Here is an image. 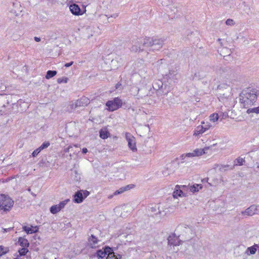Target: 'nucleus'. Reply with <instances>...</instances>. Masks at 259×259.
<instances>
[{
	"mask_svg": "<svg viewBox=\"0 0 259 259\" xmlns=\"http://www.w3.org/2000/svg\"><path fill=\"white\" fill-rule=\"evenodd\" d=\"M29 251L27 247H22L18 250L20 256L25 255Z\"/></svg>",
	"mask_w": 259,
	"mask_h": 259,
	"instance_id": "33",
	"label": "nucleus"
},
{
	"mask_svg": "<svg viewBox=\"0 0 259 259\" xmlns=\"http://www.w3.org/2000/svg\"><path fill=\"white\" fill-rule=\"evenodd\" d=\"M257 168H259V165L257 166Z\"/></svg>",
	"mask_w": 259,
	"mask_h": 259,
	"instance_id": "56",
	"label": "nucleus"
},
{
	"mask_svg": "<svg viewBox=\"0 0 259 259\" xmlns=\"http://www.w3.org/2000/svg\"><path fill=\"white\" fill-rule=\"evenodd\" d=\"M180 158L181 159L182 163H184L187 161V160H186V158H187L186 156H185V154H183L181 155Z\"/></svg>",
	"mask_w": 259,
	"mask_h": 259,
	"instance_id": "42",
	"label": "nucleus"
},
{
	"mask_svg": "<svg viewBox=\"0 0 259 259\" xmlns=\"http://www.w3.org/2000/svg\"><path fill=\"white\" fill-rule=\"evenodd\" d=\"M73 64V62L71 61V62H70L69 63H66L65 64L64 66L66 67H69L71 66Z\"/></svg>",
	"mask_w": 259,
	"mask_h": 259,
	"instance_id": "45",
	"label": "nucleus"
},
{
	"mask_svg": "<svg viewBox=\"0 0 259 259\" xmlns=\"http://www.w3.org/2000/svg\"><path fill=\"white\" fill-rule=\"evenodd\" d=\"M74 146L77 147V145H74Z\"/></svg>",
	"mask_w": 259,
	"mask_h": 259,
	"instance_id": "55",
	"label": "nucleus"
},
{
	"mask_svg": "<svg viewBox=\"0 0 259 259\" xmlns=\"http://www.w3.org/2000/svg\"><path fill=\"white\" fill-rule=\"evenodd\" d=\"M23 230L26 232L27 234H32L34 233H36L38 230V228L37 226L33 227L32 226L31 227H28L27 226H23Z\"/></svg>",
	"mask_w": 259,
	"mask_h": 259,
	"instance_id": "19",
	"label": "nucleus"
},
{
	"mask_svg": "<svg viewBox=\"0 0 259 259\" xmlns=\"http://www.w3.org/2000/svg\"><path fill=\"white\" fill-rule=\"evenodd\" d=\"M259 207L255 205H252L245 209V211H242L241 213L244 215L251 216L259 212Z\"/></svg>",
	"mask_w": 259,
	"mask_h": 259,
	"instance_id": "11",
	"label": "nucleus"
},
{
	"mask_svg": "<svg viewBox=\"0 0 259 259\" xmlns=\"http://www.w3.org/2000/svg\"><path fill=\"white\" fill-rule=\"evenodd\" d=\"M162 59H161V60H160L158 61H157V63H162Z\"/></svg>",
	"mask_w": 259,
	"mask_h": 259,
	"instance_id": "53",
	"label": "nucleus"
},
{
	"mask_svg": "<svg viewBox=\"0 0 259 259\" xmlns=\"http://www.w3.org/2000/svg\"><path fill=\"white\" fill-rule=\"evenodd\" d=\"M11 230V228L4 229V232H7Z\"/></svg>",
	"mask_w": 259,
	"mask_h": 259,
	"instance_id": "51",
	"label": "nucleus"
},
{
	"mask_svg": "<svg viewBox=\"0 0 259 259\" xmlns=\"http://www.w3.org/2000/svg\"><path fill=\"white\" fill-rule=\"evenodd\" d=\"M218 41L220 42L221 46H222V39L221 38H219L218 39Z\"/></svg>",
	"mask_w": 259,
	"mask_h": 259,
	"instance_id": "52",
	"label": "nucleus"
},
{
	"mask_svg": "<svg viewBox=\"0 0 259 259\" xmlns=\"http://www.w3.org/2000/svg\"><path fill=\"white\" fill-rule=\"evenodd\" d=\"M168 244L170 246H176L179 245L181 240L179 239V237L177 236L176 234H172L170 235L168 238Z\"/></svg>",
	"mask_w": 259,
	"mask_h": 259,
	"instance_id": "12",
	"label": "nucleus"
},
{
	"mask_svg": "<svg viewBox=\"0 0 259 259\" xmlns=\"http://www.w3.org/2000/svg\"><path fill=\"white\" fill-rule=\"evenodd\" d=\"M186 188V186L183 185H176L175 187V191L173 192V197L174 198H177L178 196L179 197H185L186 196V194L184 193L183 191L181 189V188Z\"/></svg>",
	"mask_w": 259,
	"mask_h": 259,
	"instance_id": "13",
	"label": "nucleus"
},
{
	"mask_svg": "<svg viewBox=\"0 0 259 259\" xmlns=\"http://www.w3.org/2000/svg\"><path fill=\"white\" fill-rule=\"evenodd\" d=\"M34 39L36 42H39L40 41V38L36 36L34 37Z\"/></svg>",
	"mask_w": 259,
	"mask_h": 259,
	"instance_id": "49",
	"label": "nucleus"
},
{
	"mask_svg": "<svg viewBox=\"0 0 259 259\" xmlns=\"http://www.w3.org/2000/svg\"><path fill=\"white\" fill-rule=\"evenodd\" d=\"M101 242V240H99L98 238L94 235H91V236L88 238V244L91 248H96L99 247Z\"/></svg>",
	"mask_w": 259,
	"mask_h": 259,
	"instance_id": "10",
	"label": "nucleus"
},
{
	"mask_svg": "<svg viewBox=\"0 0 259 259\" xmlns=\"http://www.w3.org/2000/svg\"><path fill=\"white\" fill-rule=\"evenodd\" d=\"M18 243L22 247H28L29 246V243L27 239L23 237L18 238Z\"/></svg>",
	"mask_w": 259,
	"mask_h": 259,
	"instance_id": "25",
	"label": "nucleus"
},
{
	"mask_svg": "<svg viewBox=\"0 0 259 259\" xmlns=\"http://www.w3.org/2000/svg\"><path fill=\"white\" fill-rule=\"evenodd\" d=\"M117 17H118L117 14H113V15H111L110 17H108V19L109 20V22L110 21L109 20L111 18H116Z\"/></svg>",
	"mask_w": 259,
	"mask_h": 259,
	"instance_id": "44",
	"label": "nucleus"
},
{
	"mask_svg": "<svg viewBox=\"0 0 259 259\" xmlns=\"http://www.w3.org/2000/svg\"><path fill=\"white\" fill-rule=\"evenodd\" d=\"M57 72L55 70H49L47 72L46 78L49 79L57 74Z\"/></svg>",
	"mask_w": 259,
	"mask_h": 259,
	"instance_id": "30",
	"label": "nucleus"
},
{
	"mask_svg": "<svg viewBox=\"0 0 259 259\" xmlns=\"http://www.w3.org/2000/svg\"><path fill=\"white\" fill-rule=\"evenodd\" d=\"M90 103V100L88 98L83 96L77 100L74 103L70 105L72 109H75L80 107H84L87 106Z\"/></svg>",
	"mask_w": 259,
	"mask_h": 259,
	"instance_id": "7",
	"label": "nucleus"
},
{
	"mask_svg": "<svg viewBox=\"0 0 259 259\" xmlns=\"http://www.w3.org/2000/svg\"><path fill=\"white\" fill-rule=\"evenodd\" d=\"M138 98H143L146 96H148V93H149V91H148L146 89H143L141 90L138 89Z\"/></svg>",
	"mask_w": 259,
	"mask_h": 259,
	"instance_id": "24",
	"label": "nucleus"
},
{
	"mask_svg": "<svg viewBox=\"0 0 259 259\" xmlns=\"http://www.w3.org/2000/svg\"><path fill=\"white\" fill-rule=\"evenodd\" d=\"M123 62L122 59L120 57L117 56L112 60L111 65L113 69H116L118 68L122 64Z\"/></svg>",
	"mask_w": 259,
	"mask_h": 259,
	"instance_id": "16",
	"label": "nucleus"
},
{
	"mask_svg": "<svg viewBox=\"0 0 259 259\" xmlns=\"http://www.w3.org/2000/svg\"><path fill=\"white\" fill-rule=\"evenodd\" d=\"M218 75L226 79H231L234 76V73L230 68L220 67L217 70Z\"/></svg>",
	"mask_w": 259,
	"mask_h": 259,
	"instance_id": "5",
	"label": "nucleus"
},
{
	"mask_svg": "<svg viewBox=\"0 0 259 259\" xmlns=\"http://www.w3.org/2000/svg\"><path fill=\"white\" fill-rule=\"evenodd\" d=\"M247 113L248 114H249L251 113H255L256 114L259 113V106L257 107H255V108H252L249 107V108H247Z\"/></svg>",
	"mask_w": 259,
	"mask_h": 259,
	"instance_id": "32",
	"label": "nucleus"
},
{
	"mask_svg": "<svg viewBox=\"0 0 259 259\" xmlns=\"http://www.w3.org/2000/svg\"><path fill=\"white\" fill-rule=\"evenodd\" d=\"M145 40V38H139L135 41H133V45L131 48V50L134 52L142 51L146 48L144 45L143 41Z\"/></svg>",
	"mask_w": 259,
	"mask_h": 259,
	"instance_id": "6",
	"label": "nucleus"
},
{
	"mask_svg": "<svg viewBox=\"0 0 259 259\" xmlns=\"http://www.w3.org/2000/svg\"><path fill=\"white\" fill-rule=\"evenodd\" d=\"M132 187H131L130 185H127L125 187H122L120 188L119 190L115 191V192L114 193V195H117L121 194L125 192V191L130 189Z\"/></svg>",
	"mask_w": 259,
	"mask_h": 259,
	"instance_id": "26",
	"label": "nucleus"
},
{
	"mask_svg": "<svg viewBox=\"0 0 259 259\" xmlns=\"http://www.w3.org/2000/svg\"><path fill=\"white\" fill-rule=\"evenodd\" d=\"M111 251V248L109 247H105L103 250H99L97 252V255L99 259L103 258L108 254V252Z\"/></svg>",
	"mask_w": 259,
	"mask_h": 259,
	"instance_id": "15",
	"label": "nucleus"
},
{
	"mask_svg": "<svg viewBox=\"0 0 259 259\" xmlns=\"http://www.w3.org/2000/svg\"><path fill=\"white\" fill-rule=\"evenodd\" d=\"M89 192L85 190L83 192V195H84V197H87L89 195Z\"/></svg>",
	"mask_w": 259,
	"mask_h": 259,
	"instance_id": "48",
	"label": "nucleus"
},
{
	"mask_svg": "<svg viewBox=\"0 0 259 259\" xmlns=\"http://www.w3.org/2000/svg\"><path fill=\"white\" fill-rule=\"evenodd\" d=\"M88 150L87 149V148H83L82 149V153H84V154H85L88 152Z\"/></svg>",
	"mask_w": 259,
	"mask_h": 259,
	"instance_id": "50",
	"label": "nucleus"
},
{
	"mask_svg": "<svg viewBox=\"0 0 259 259\" xmlns=\"http://www.w3.org/2000/svg\"><path fill=\"white\" fill-rule=\"evenodd\" d=\"M50 145V143L49 142H45L40 147H39V148L41 150H42L45 148H48Z\"/></svg>",
	"mask_w": 259,
	"mask_h": 259,
	"instance_id": "37",
	"label": "nucleus"
},
{
	"mask_svg": "<svg viewBox=\"0 0 259 259\" xmlns=\"http://www.w3.org/2000/svg\"><path fill=\"white\" fill-rule=\"evenodd\" d=\"M185 156H186L187 158L195 157L193 151L192 152L186 153Z\"/></svg>",
	"mask_w": 259,
	"mask_h": 259,
	"instance_id": "43",
	"label": "nucleus"
},
{
	"mask_svg": "<svg viewBox=\"0 0 259 259\" xmlns=\"http://www.w3.org/2000/svg\"><path fill=\"white\" fill-rule=\"evenodd\" d=\"M209 119L210 121H212L213 122H215L217 121L219 119V115L218 114L213 113L211 114L209 116Z\"/></svg>",
	"mask_w": 259,
	"mask_h": 259,
	"instance_id": "35",
	"label": "nucleus"
},
{
	"mask_svg": "<svg viewBox=\"0 0 259 259\" xmlns=\"http://www.w3.org/2000/svg\"><path fill=\"white\" fill-rule=\"evenodd\" d=\"M256 246L257 245H254L252 246L248 247L246 251V253L248 254V251H249L250 254H255L256 251Z\"/></svg>",
	"mask_w": 259,
	"mask_h": 259,
	"instance_id": "31",
	"label": "nucleus"
},
{
	"mask_svg": "<svg viewBox=\"0 0 259 259\" xmlns=\"http://www.w3.org/2000/svg\"><path fill=\"white\" fill-rule=\"evenodd\" d=\"M99 134L100 137L102 139H107L110 135V133L107 128L101 129L99 132Z\"/></svg>",
	"mask_w": 259,
	"mask_h": 259,
	"instance_id": "23",
	"label": "nucleus"
},
{
	"mask_svg": "<svg viewBox=\"0 0 259 259\" xmlns=\"http://www.w3.org/2000/svg\"><path fill=\"white\" fill-rule=\"evenodd\" d=\"M41 150L40 149V148L38 147L36 149H35L32 153V155L33 157L36 156L41 151Z\"/></svg>",
	"mask_w": 259,
	"mask_h": 259,
	"instance_id": "39",
	"label": "nucleus"
},
{
	"mask_svg": "<svg viewBox=\"0 0 259 259\" xmlns=\"http://www.w3.org/2000/svg\"><path fill=\"white\" fill-rule=\"evenodd\" d=\"M69 9L71 13L74 15L78 16L82 14V13H81L80 8L75 4L71 5L69 7Z\"/></svg>",
	"mask_w": 259,
	"mask_h": 259,
	"instance_id": "17",
	"label": "nucleus"
},
{
	"mask_svg": "<svg viewBox=\"0 0 259 259\" xmlns=\"http://www.w3.org/2000/svg\"><path fill=\"white\" fill-rule=\"evenodd\" d=\"M74 201L77 203H80L83 200V194L81 191H78L73 195Z\"/></svg>",
	"mask_w": 259,
	"mask_h": 259,
	"instance_id": "18",
	"label": "nucleus"
},
{
	"mask_svg": "<svg viewBox=\"0 0 259 259\" xmlns=\"http://www.w3.org/2000/svg\"><path fill=\"white\" fill-rule=\"evenodd\" d=\"M9 251V249L7 247H4L3 246H0V256L6 254L7 252H8Z\"/></svg>",
	"mask_w": 259,
	"mask_h": 259,
	"instance_id": "34",
	"label": "nucleus"
},
{
	"mask_svg": "<svg viewBox=\"0 0 259 259\" xmlns=\"http://www.w3.org/2000/svg\"><path fill=\"white\" fill-rule=\"evenodd\" d=\"M69 199H66L60 202L59 204L54 205L50 207V212L53 214H56L59 212L62 209L64 208L65 205L69 202Z\"/></svg>",
	"mask_w": 259,
	"mask_h": 259,
	"instance_id": "8",
	"label": "nucleus"
},
{
	"mask_svg": "<svg viewBox=\"0 0 259 259\" xmlns=\"http://www.w3.org/2000/svg\"><path fill=\"white\" fill-rule=\"evenodd\" d=\"M222 114V118L224 119L227 118L228 116V113L227 112H223Z\"/></svg>",
	"mask_w": 259,
	"mask_h": 259,
	"instance_id": "46",
	"label": "nucleus"
},
{
	"mask_svg": "<svg viewBox=\"0 0 259 259\" xmlns=\"http://www.w3.org/2000/svg\"><path fill=\"white\" fill-rule=\"evenodd\" d=\"M237 161L239 165H242L243 162L245 161L244 159L242 158H238L237 159Z\"/></svg>",
	"mask_w": 259,
	"mask_h": 259,
	"instance_id": "41",
	"label": "nucleus"
},
{
	"mask_svg": "<svg viewBox=\"0 0 259 259\" xmlns=\"http://www.w3.org/2000/svg\"><path fill=\"white\" fill-rule=\"evenodd\" d=\"M258 90L255 89L247 88L240 94V102L244 108L251 107L256 101Z\"/></svg>",
	"mask_w": 259,
	"mask_h": 259,
	"instance_id": "1",
	"label": "nucleus"
},
{
	"mask_svg": "<svg viewBox=\"0 0 259 259\" xmlns=\"http://www.w3.org/2000/svg\"><path fill=\"white\" fill-rule=\"evenodd\" d=\"M202 181L203 182H206V179H204L203 180H202Z\"/></svg>",
	"mask_w": 259,
	"mask_h": 259,
	"instance_id": "54",
	"label": "nucleus"
},
{
	"mask_svg": "<svg viewBox=\"0 0 259 259\" xmlns=\"http://www.w3.org/2000/svg\"><path fill=\"white\" fill-rule=\"evenodd\" d=\"M68 81V78L66 77H61L57 79V82L58 83H67Z\"/></svg>",
	"mask_w": 259,
	"mask_h": 259,
	"instance_id": "38",
	"label": "nucleus"
},
{
	"mask_svg": "<svg viewBox=\"0 0 259 259\" xmlns=\"http://www.w3.org/2000/svg\"><path fill=\"white\" fill-rule=\"evenodd\" d=\"M209 147H205L203 149H196L193 152L195 156H199L206 153L205 151L209 149Z\"/></svg>",
	"mask_w": 259,
	"mask_h": 259,
	"instance_id": "22",
	"label": "nucleus"
},
{
	"mask_svg": "<svg viewBox=\"0 0 259 259\" xmlns=\"http://www.w3.org/2000/svg\"><path fill=\"white\" fill-rule=\"evenodd\" d=\"M14 205V201L8 196L0 195V212L9 211Z\"/></svg>",
	"mask_w": 259,
	"mask_h": 259,
	"instance_id": "3",
	"label": "nucleus"
},
{
	"mask_svg": "<svg viewBox=\"0 0 259 259\" xmlns=\"http://www.w3.org/2000/svg\"><path fill=\"white\" fill-rule=\"evenodd\" d=\"M206 131H207V127H203L202 125H199L195 128L193 135L195 137H198L199 135L204 133Z\"/></svg>",
	"mask_w": 259,
	"mask_h": 259,
	"instance_id": "20",
	"label": "nucleus"
},
{
	"mask_svg": "<svg viewBox=\"0 0 259 259\" xmlns=\"http://www.w3.org/2000/svg\"><path fill=\"white\" fill-rule=\"evenodd\" d=\"M121 256L119 254L115 255L114 253L111 250V251L109 252L106 259H121Z\"/></svg>",
	"mask_w": 259,
	"mask_h": 259,
	"instance_id": "27",
	"label": "nucleus"
},
{
	"mask_svg": "<svg viewBox=\"0 0 259 259\" xmlns=\"http://www.w3.org/2000/svg\"><path fill=\"white\" fill-rule=\"evenodd\" d=\"M153 88L154 90L157 91V94L158 95H162L163 94H167V93L161 92V90L163 88V83L160 80H158L154 82L153 84Z\"/></svg>",
	"mask_w": 259,
	"mask_h": 259,
	"instance_id": "14",
	"label": "nucleus"
},
{
	"mask_svg": "<svg viewBox=\"0 0 259 259\" xmlns=\"http://www.w3.org/2000/svg\"><path fill=\"white\" fill-rule=\"evenodd\" d=\"M125 139L128 143V147L132 150H137L136 145V140L135 137L130 133H126Z\"/></svg>",
	"mask_w": 259,
	"mask_h": 259,
	"instance_id": "9",
	"label": "nucleus"
},
{
	"mask_svg": "<svg viewBox=\"0 0 259 259\" xmlns=\"http://www.w3.org/2000/svg\"><path fill=\"white\" fill-rule=\"evenodd\" d=\"M225 23L227 25L233 26L235 24V22L234 21V20L232 19H228L226 22Z\"/></svg>",
	"mask_w": 259,
	"mask_h": 259,
	"instance_id": "36",
	"label": "nucleus"
},
{
	"mask_svg": "<svg viewBox=\"0 0 259 259\" xmlns=\"http://www.w3.org/2000/svg\"><path fill=\"white\" fill-rule=\"evenodd\" d=\"M143 42L144 45L146 47V48H150V50L157 51L162 47L163 40L161 39H153L150 37H145Z\"/></svg>",
	"mask_w": 259,
	"mask_h": 259,
	"instance_id": "2",
	"label": "nucleus"
},
{
	"mask_svg": "<svg viewBox=\"0 0 259 259\" xmlns=\"http://www.w3.org/2000/svg\"><path fill=\"white\" fill-rule=\"evenodd\" d=\"M202 188L201 184H195L193 186H191L190 188V191L193 192H198L200 189H201Z\"/></svg>",
	"mask_w": 259,
	"mask_h": 259,
	"instance_id": "29",
	"label": "nucleus"
},
{
	"mask_svg": "<svg viewBox=\"0 0 259 259\" xmlns=\"http://www.w3.org/2000/svg\"><path fill=\"white\" fill-rule=\"evenodd\" d=\"M218 168L219 171L221 172H224L228 169H233V166H230L228 164L222 165V164H215L214 168Z\"/></svg>",
	"mask_w": 259,
	"mask_h": 259,
	"instance_id": "21",
	"label": "nucleus"
},
{
	"mask_svg": "<svg viewBox=\"0 0 259 259\" xmlns=\"http://www.w3.org/2000/svg\"><path fill=\"white\" fill-rule=\"evenodd\" d=\"M122 105V100L119 98H115L114 100L107 102L106 105L108 107V110L113 111L119 109Z\"/></svg>",
	"mask_w": 259,
	"mask_h": 259,
	"instance_id": "4",
	"label": "nucleus"
},
{
	"mask_svg": "<svg viewBox=\"0 0 259 259\" xmlns=\"http://www.w3.org/2000/svg\"><path fill=\"white\" fill-rule=\"evenodd\" d=\"M201 123L202 124V126H203V127H207V130H208L211 125L210 123H208L206 122V123L204 122H202Z\"/></svg>",
	"mask_w": 259,
	"mask_h": 259,
	"instance_id": "40",
	"label": "nucleus"
},
{
	"mask_svg": "<svg viewBox=\"0 0 259 259\" xmlns=\"http://www.w3.org/2000/svg\"><path fill=\"white\" fill-rule=\"evenodd\" d=\"M135 68L140 70V68L145 66L144 60L143 59H140L137 61L135 64Z\"/></svg>",
	"mask_w": 259,
	"mask_h": 259,
	"instance_id": "28",
	"label": "nucleus"
},
{
	"mask_svg": "<svg viewBox=\"0 0 259 259\" xmlns=\"http://www.w3.org/2000/svg\"><path fill=\"white\" fill-rule=\"evenodd\" d=\"M72 148L71 146H69L68 147L66 148L64 151L65 152H69L70 151V149Z\"/></svg>",
	"mask_w": 259,
	"mask_h": 259,
	"instance_id": "47",
	"label": "nucleus"
}]
</instances>
